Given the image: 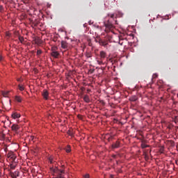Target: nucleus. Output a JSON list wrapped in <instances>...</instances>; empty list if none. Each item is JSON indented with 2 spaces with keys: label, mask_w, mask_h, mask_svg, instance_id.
<instances>
[{
  "label": "nucleus",
  "mask_w": 178,
  "mask_h": 178,
  "mask_svg": "<svg viewBox=\"0 0 178 178\" xmlns=\"http://www.w3.org/2000/svg\"><path fill=\"white\" fill-rule=\"evenodd\" d=\"M2 176V172H0V177Z\"/></svg>",
  "instance_id": "31"
},
{
  "label": "nucleus",
  "mask_w": 178,
  "mask_h": 178,
  "mask_svg": "<svg viewBox=\"0 0 178 178\" xmlns=\"http://www.w3.org/2000/svg\"><path fill=\"white\" fill-rule=\"evenodd\" d=\"M99 44H101L102 45H106V42L102 41V40H99Z\"/></svg>",
  "instance_id": "19"
},
{
  "label": "nucleus",
  "mask_w": 178,
  "mask_h": 178,
  "mask_svg": "<svg viewBox=\"0 0 178 178\" xmlns=\"http://www.w3.org/2000/svg\"><path fill=\"white\" fill-rule=\"evenodd\" d=\"M41 54H42V51H41V50H38V51H37V55H38V56H40V55H41Z\"/></svg>",
  "instance_id": "21"
},
{
  "label": "nucleus",
  "mask_w": 178,
  "mask_h": 178,
  "mask_svg": "<svg viewBox=\"0 0 178 178\" xmlns=\"http://www.w3.org/2000/svg\"><path fill=\"white\" fill-rule=\"evenodd\" d=\"M148 147H149V145H145V143H142L141 144V147L142 148H148Z\"/></svg>",
  "instance_id": "18"
},
{
  "label": "nucleus",
  "mask_w": 178,
  "mask_h": 178,
  "mask_svg": "<svg viewBox=\"0 0 178 178\" xmlns=\"http://www.w3.org/2000/svg\"><path fill=\"white\" fill-rule=\"evenodd\" d=\"M119 147H120V142L119 141H116L112 145V148H119Z\"/></svg>",
  "instance_id": "9"
},
{
  "label": "nucleus",
  "mask_w": 178,
  "mask_h": 178,
  "mask_svg": "<svg viewBox=\"0 0 178 178\" xmlns=\"http://www.w3.org/2000/svg\"><path fill=\"white\" fill-rule=\"evenodd\" d=\"M3 10V6L0 5V12H2Z\"/></svg>",
  "instance_id": "27"
},
{
  "label": "nucleus",
  "mask_w": 178,
  "mask_h": 178,
  "mask_svg": "<svg viewBox=\"0 0 178 178\" xmlns=\"http://www.w3.org/2000/svg\"><path fill=\"white\" fill-rule=\"evenodd\" d=\"M97 63H98V65H104V62L102 61V60H97Z\"/></svg>",
  "instance_id": "23"
},
{
  "label": "nucleus",
  "mask_w": 178,
  "mask_h": 178,
  "mask_svg": "<svg viewBox=\"0 0 178 178\" xmlns=\"http://www.w3.org/2000/svg\"><path fill=\"white\" fill-rule=\"evenodd\" d=\"M19 40L22 43H23V41H24V38L23 37H19Z\"/></svg>",
  "instance_id": "20"
},
{
  "label": "nucleus",
  "mask_w": 178,
  "mask_h": 178,
  "mask_svg": "<svg viewBox=\"0 0 178 178\" xmlns=\"http://www.w3.org/2000/svg\"><path fill=\"white\" fill-rule=\"evenodd\" d=\"M15 101H16V102H22V101H23V99L22 98V97L20 96H15Z\"/></svg>",
  "instance_id": "10"
},
{
  "label": "nucleus",
  "mask_w": 178,
  "mask_h": 178,
  "mask_svg": "<svg viewBox=\"0 0 178 178\" xmlns=\"http://www.w3.org/2000/svg\"><path fill=\"white\" fill-rule=\"evenodd\" d=\"M49 161L50 163H54V159H52V157L49 158Z\"/></svg>",
  "instance_id": "22"
},
{
  "label": "nucleus",
  "mask_w": 178,
  "mask_h": 178,
  "mask_svg": "<svg viewBox=\"0 0 178 178\" xmlns=\"http://www.w3.org/2000/svg\"><path fill=\"white\" fill-rule=\"evenodd\" d=\"M129 101H131V102H136V101H137L136 96H133L130 97Z\"/></svg>",
  "instance_id": "15"
},
{
  "label": "nucleus",
  "mask_w": 178,
  "mask_h": 178,
  "mask_svg": "<svg viewBox=\"0 0 178 178\" xmlns=\"http://www.w3.org/2000/svg\"><path fill=\"white\" fill-rule=\"evenodd\" d=\"M61 48L63 49H69V44L66 41H61Z\"/></svg>",
  "instance_id": "3"
},
{
  "label": "nucleus",
  "mask_w": 178,
  "mask_h": 178,
  "mask_svg": "<svg viewBox=\"0 0 178 178\" xmlns=\"http://www.w3.org/2000/svg\"><path fill=\"white\" fill-rule=\"evenodd\" d=\"M110 17L111 19H113L115 17V14L110 15Z\"/></svg>",
  "instance_id": "28"
},
{
  "label": "nucleus",
  "mask_w": 178,
  "mask_h": 178,
  "mask_svg": "<svg viewBox=\"0 0 178 178\" xmlns=\"http://www.w3.org/2000/svg\"><path fill=\"white\" fill-rule=\"evenodd\" d=\"M18 81H20V79H18Z\"/></svg>",
  "instance_id": "32"
},
{
  "label": "nucleus",
  "mask_w": 178,
  "mask_h": 178,
  "mask_svg": "<svg viewBox=\"0 0 178 178\" xmlns=\"http://www.w3.org/2000/svg\"><path fill=\"white\" fill-rule=\"evenodd\" d=\"M49 96V93L48 92V90H44L42 92V97L44 99H48V97Z\"/></svg>",
  "instance_id": "6"
},
{
  "label": "nucleus",
  "mask_w": 178,
  "mask_h": 178,
  "mask_svg": "<svg viewBox=\"0 0 178 178\" xmlns=\"http://www.w3.org/2000/svg\"><path fill=\"white\" fill-rule=\"evenodd\" d=\"M12 118H13V119H19V118H20V115L17 113H14L12 114Z\"/></svg>",
  "instance_id": "13"
},
{
  "label": "nucleus",
  "mask_w": 178,
  "mask_h": 178,
  "mask_svg": "<svg viewBox=\"0 0 178 178\" xmlns=\"http://www.w3.org/2000/svg\"><path fill=\"white\" fill-rule=\"evenodd\" d=\"M19 91H24V86H18Z\"/></svg>",
  "instance_id": "17"
},
{
  "label": "nucleus",
  "mask_w": 178,
  "mask_h": 178,
  "mask_svg": "<svg viewBox=\"0 0 178 178\" xmlns=\"http://www.w3.org/2000/svg\"><path fill=\"white\" fill-rule=\"evenodd\" d=\"M66 152L69 153L70 151H72V149H70V145H67V148L65 149Z\"/></svg>",
  "instance_id": "16"
},
{
  "label": "nucleus",
  "mask_w": 178,
  "mask_h": 178,
  "mask_svg": "<svg viewBox=\"0 0 178 178\" xmlns=\"http://www.w3.org/2000/svg\"><path fill=\"white\" fill-rule=\"evenodd\" d=\"M83 101H85V102H86L87 104H89V102H90V97L88 95H86L83 97Z\"/></svg>",
  "instance_id": "11"
},
{
  "label": "nucleus",
  "mask_w": 178,
  "mask_h": 178,
  "mask_svg": "<svg viewBox=\"0 0 178 178\" xmlns=\"http://www.w3.org/2000/svg\"><path fill=\"white\" fill-rule=\"evenodd\" d=\"M100 58L102 60V59H105V58H106V53L104 51H100Z\"/></svg>",
  "instance_id": "8"
},
{
  "label": "nucleus",
  "mask_w": 178,
  "mask_h": 178,
  "mask_svg": "<svg viewBox=\"0 0 178 178\" xmlns=\"http://www.w3.org/2000/svg\"><path fill=\"white\" fill-rule=\"evenodd\" d=\"M16 168V166L13 164L10 165V169H15Z\"/></svg>",
  "instance_id": "25"
},
{
  "label": "nucleus",
  "mask_w": 178,
  "mask_h": 178,
  "mask_svg": "<svg viewBox=\"0 0 178 178\" xmlns=\"http://www.w3.org/2000/svg\"><path fill=\"white\" fill-rule=\"evenodd\" d=\"M175 123H178V116H175Z\"/></svg>",
  "instance_id": "24"
},
{
  "label": "nucleus",
  "mask_w": 178,
  "mask_h": 178,
  "mask_svg": "<svg viewBox=\"0 0 178 178\" xmlns=\"http://www.w3.org/2000/svg\"><path fill=\"white\" fill-rule=\"evenodd\" d=\"M11 129H12L13 131L17 133V131L20 129V127L18 124H13L11 126Z\"/></svg>",
  "instance_id": "4"
},
{
  "label": "nucleus",
  "mask_w": 178,
  "mask_h": 178,
  "mask_svg": "<svg viewBox=\"0 0 178 178\" xmlns=\"http://www.w3.org/2000/svg\"><path fill=\"white\" fill-rule=\"evenodd\" d=\"M68 134L69 136H73V133L70 131H68Z\"/></svg>",
  "instance_id": "30"
},
{
  "label": "nucleus",
  "mask_w": 178,
  "mask_h": 178,
  "mask_svg": "<svg viewBox=\"0 0 178 178\" xmlns=\"http://www.w3.org/2000/svg\"><path fill=\"white\" fill-rule=\"evenodd\" d=\"M9 91H1V94L5 98H7L8 95H9Z\"/></svg>",
  "instance_id": "14"
},
{
  "label": "nucleus",
  "mask_w": 178,
  "mask_h": 178,
  "mask_svg": "<svg viewBox=\"0 0 178 178\" xmlns=\"http://www.w3.org/2000/svg\"><path fill=\"white\" fill-rule=\"evenodd\" d=\"M51 56H53L54 58H58L59 56V52L52 51L51 52Z\"/></svg>",
  "instance_id": "12"
},
{
  "label": "nucleus",
  "mask_w": 178,
  "mask_h": 178,
  "mask_svg": "<svg viewBox=\"0 0 178 178\" xmlns=\"http://www.w3.org/2000/svg\"><path fill=\"white\" fill-rule=\"evenodd\" d=\"M8 158H10V159H11V161H15V159H16V156L15 155V154L10 152L7 154Z\"/></svg>",
  "instance_id": "5"
},
{
  "label": "nucleus",
  "mask_w": 178,
  "mask_h": 178,
  "mask_svg": "<svg viewBox=\"0 0 178 178\" xmlns=\"http://www.w3.org/2000/svg\"><path fill=\"white\" fill-rule=\"evenodd\" d=\"M84 178H90V175L86 174V175L83 176Z\"/></svg>",
  "instance_id": "26"
},
{
  "label": "nucleus",
  "mask_w": 178,
  "mask_h": 178,
  "mask_svg": "<svg viewBox=\"0 0 178 178\" xmlns=\"http://www.w3.org/2000/svg\"><path fill=\"white\" fill-rule=\"evenodd\" d=\"M104 26L106 27V33H109V31H112L115 29V26H113V24H112V22H111L109 20L104 22Z\"/></svg>",
  "instance_id": "2"
},
{
  "label": "nucleus",
  "mask_w": 178,
  "mask_h": 178,
  "mask_svg": "<svg viewBox=\"0 0 178 178\" xmlns=\"http://www.w3.org/2000/svg\"><path fill=\"white\" fill-rule=\"evenodd\" d=\"M3 60V56H0V62H2Z\"/></svg>",
  "instance_id": "29"
},
{
  "label": "nucleus",
  "mask_w": 178,
  "mask_h": 178,
  "mask_svg": "<svg viewBox=\"0 0 178 178\" xmlns=\"http://www.w3.org/2000/svg\"><path fill=\"white\" fill-rule=\"evenodd\" d=\"M51 173H53V178H65V170H59L58 168H50Z\"/></svg>",
  "instance_id": "1"
},
{
  "label": "nucleus",
  "mask_w": 178,
  "mask_h": 178,
  "mask_svg": "<svg viewBox=\"0 0 178 178\" xmlns=\"http://www.w3.org/2000/svg\"><path fill=\"white\" fill-rule=\"evenodd\" d=\"M19 171H15L14 172H10V176L12 178H17L19 177Z\"/></svg>",
  "instance_id": "7"
}]
</instances>
